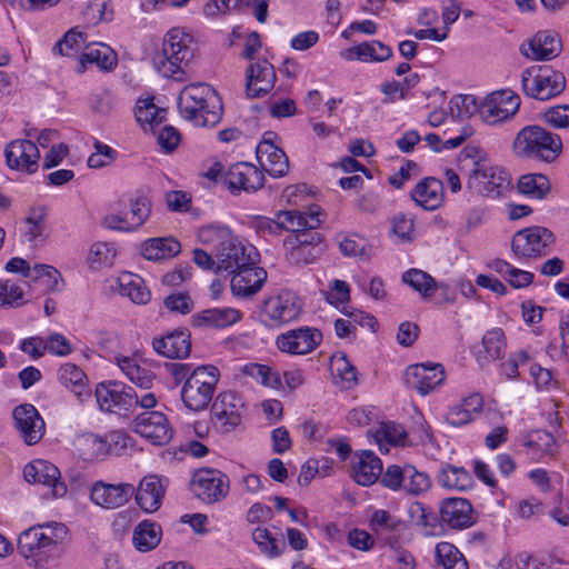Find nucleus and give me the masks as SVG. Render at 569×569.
I'll return each instance as SVG.
<instances>
[{"instance_id":"nucleus-18","label":"nucleus","mask_w":569,"mask_h":569,"mask_svg":"<svg viewBox=\"0 0 569 569\" xmlns=\"http://www.w3.org/2000/svg\"><path fill=\"white\" fill-rule=\"evenodd\" d=\"M136 492L131 483H108L97 480L90 488V500L104 509H117L124 506Z\"/></svg>"},{"instance_id":"nucleus-58","label":"nucleus","mask_w":569,"mask_h":569,"mask_svg":"<svg viewBox=\"0 0 569 569\" xmlns=\"http://www.w3.org/2000/svg\"><path fill=\"white\" fill-rule=\"evenodd\" d=\"M83 46L86 47L84 36L81 32L70 30L54 44L53 52L61 56H71Z\"/></svg>"},{"instance_id":"nucleus-49","label":"nucleus","mask_w":569,"mask_h":569,"mask_svg":"<svg viewBox=\"0 0 569 569\" xmlns=\"http://www.w3.org/2000/svg\"><path fill=\"white\" fill-rule=\"evenodd\" d=\"M519 192L532 197L535 199H542L546 197L550 189L549 179L541 173L525 174L518 182Z\"/></svg>"},{"instance_id":"nucleus-57","label":"nucleus","mask_w":569,"mask_h":569,"mask_svg":"<svg viewBox=\"0 0 569 569\" xmlns=\"http://www.w3.org/2000/svg\"><path fill=\"white\" fill-rule=\"evenodd\" d=\"M117 256V249L112 243L96 242L91 246L89 260L91 263L110 267L113 264Z\"/></svg>"},{"instance_id":"nucleus-52","label":"nucleus","mask_w":569,"mask_h":569,"mask_svg":"<svg viewBox=\"0 0 569 569\" xmlns=\"http://www.w3.org/2000/svg\"><path fill=\"white\" fill-rule=\"evenodd\" d=\"M136 118L142 126L148 124L153 130L154 126L160 124L164 120L166 110L157 107L152 99H147L139 102Z\"/></svg>"},{"instance_id":"nucleus-48","label":"nucleus","mask_w":569,"mask_h":569,"mask_svg":"<svg viewBox=\"0 0 569 569\" xmlns=\"http://www.w3.org/2000/svg\"><path fill=\"white\" fill-rule=\"evenodd\" d=\"M37 468L39 471L38 482L51 487L56 497L64 496L67 487L60 481L59 469L53 463L41 459L37 460Z\"/></svg>"},{"instance_id":"nucleus-16","label":"nucleus","mask_w":569,"mask_h":569,"mask_svg":"<svg viewBox=\"0 0 569 569\" xmlns=\"http://www.w3.org/2000/svg\"><path fill=\"white\" fill-rule=\"evenodd\" d=\"M520 107V98L510 90L488 94L479 107L480 118L488 124H496L512 118Z\"/></svg>"},{"instance_id":"nucleus-13","label":"nucleus","mask_w":569,"mask_h":569,"mask_svg":"<svg viewBox=\"0 0 569 569\" xmlns=\"http://www.w3.org/2000/svg\"><path fill=\"white\" fill-rule=\"evenodd\" d=\"M553 241V234L549 229L533 226L516 232L511 241V250L522 258L545 256Z\"/></svg>"},{"instance_id":"nucleus-50","label":"nucleus","mask_w":569,"mask_h":569,"mask_svg":"<svg viewBox=\"0 0 569 569\" xmlns=\"http://www.w3.org/2000/svg\"><path fill=\"white\" fill-rule=\"evenodd\" d=\"M252 539L260 551L270 558L280 556L286 549V542L282 539L272 537L267 528H256L252 531Z\"/></svg>"},{"instance_id":"nucleus-33","label":"nucleus","mask_w":569,"mask_h":569,"mask_svg":"<svg viewBox=\"0 0 569 569\" xmlns=\"http://www.w3.org/2000/svg\"><path fill=\"white\" fill-rule=\"evenodd\" d=\"M240 311L233 308L207 309L191 317L196 328H224L240 319Z\"/></svg>"},{"instance_id":"nucleus-27","label":"nucleus","mask_w":569,"mask_h":569,"mask_svg":"<svg viewBox=\"0 0 569 569\" xmlns=\"http://www.w3.org/2000/svg\"><path fill=\"white\" fill-rule=\"evenodd\" d=\"M267 280V271L257 263L244 267L232 273L231 290L237 297H250L256 295Z\"/></svg>"},{"instance_id":"nucleus-54","label":"nucleus","mask_w":569,"mask_h":569,"mask_svg":"<svg viewBox=\"0 0 569 569\" xmlns=\"http://www.w3.org/2000/svg\"><path fill=\"white\" fill-rule=\"evenodd\" d=\"M84 17L92 24L101 21H111L113 9L110 6V0H90L84 10Z\"/></svg>"},{"instance_id":"nucleus-20","label":"nucleus","mask_w":569,"mask_h":569,"mask_svg":"<svg viewBox=\"0 0 569 569\" xmlns=\"http://www.w3.org/2000/svg\"><path fill=\"white\" fill-rule=\"evenodd\" d=\"M223 182L232 192H256L264 184V174L254 164L237 162L223 176Z\"/></svg>"},{"instance_id":"nucleus-11","label":"nucleus","mask_w":569,"mask_h":569,"mask_svg":"<svg viewBox=\"0 0 569 569\" xmlns=\"http://www.w3.org/2000/svg\"><path fill=\"white\" fill-rule=\"evenodd\" d=\"M286 243L290 246L286 258L292 266L313 263L326 249L321 234L315 230L293 234Z\"/></svg>"},{"instance_id":"nucleus-5","label":"nucleus","mask_w":569,"mask_h":569,"mask_svg":"<svg viewBox=\"0 0 569 569\" xmlns=\"http://www.w3.org/2000/svg\"><path fill=\"white\" fill-rule=\"evenodd\" d=\"M219 378L220 371L216 366L202 365L193 368L181 389L184 406L193 411L206 409L212 400Z\"/></svg>"},{"instance_id":"nucleus-4","label":"nucleus","mask_w":569,"mask_h":569,"mask_svg":"<svg viewBox=\"0 0 569 569\" xmlns=\"http://www.w3.org/2000/svg\"><path fill=\"white\" fill-rule=\"evenodd\" d=\"M191 38L180 29H171L163 41L162 54L154 58V64L164 76L174 80H183L184 67L193 58L189 46Z\"/></svg>"},{"instance_id":"nucleus-46","label":"nucleus","mask_w":569,"mask_h":569,"mask_svg":"<svg viewBox=\"0 0 569 569\" xmlns=\"http://www.w3.org/2000/svg\"><path fill=\"white\" fill-rule=\"evenodd\" d=\"M436 560L443 569H468V562L452 543L442 541L436 546Z\"/></svg>"},{"instance_id":"nucleus-2","label":"nucleus","mask_w":569,"mask_h":569,"mask_svg":"<svg viewBox=\"0 0 569 569\" xmlns=\"http://www.w3.org/2000/svg\"><path fill=\"white\" fill-rule=\"evenodd\" d=\"M181 117L196 127H213L221 119L222 106L213 88L198 82L186 86L178 98Z\"/></svg>"},{"instance_id":"nucleus-23","label":"nucleus","mask_w":569,"mask_h":569,"mask_svg":"<svg viewBox=\"0 0 569 569\" xmlns=\"http://www.w3.org/2000/svg\"><path fill=\"white\" fill-rule=\"evenodd\" d=\"M7 163L11 169L33 173L39 166L40 152L29 139L11 141L4 150Z\"/></svg>"},{"instance_id":"nucleus-10","label":"nucleus","mask_w":569,"mask_h":569,"mask_svg":"<svg viewBox=\"0 0 569 569\" xmlns=\"http://www.w3.org/2000/svg\"><path fill=\"white\" fill-rule=\"evenodd\" d=\"M217 271L234 273L238 270L257 263L258 252L254 247L246 246L230 236L222 241L217 253Z\"/></svg>"},{"instance_id":"nucleus-43","label":"nucleus","mask_w":569,"mask_h":569,"mask_svg":"<svg viewBox=\"0 0 569 569\" xmlns=\"http://www.w3.org/2000/svg\"><path fill=\"white\" fill-rule=\"evenodd\" d=\"M120 293L128 297L137 305H146L150 300V291L144 286L143 280L130 272H124L119 277Z\"/></svg>"},{"instance_id":"nucleus-9","label":"nucleus","mask_w":569,"mask_h":569,"mask_svg":"<svg viewBox=\"0 0 569 569\" xmlns=\"http://www.w3.org/2000/svg\"><path fill=\"white\" fill-rule=\"evenodd\" d=\"M244 412V402L238 393L221 392L212 403L211 420L221 432H230L242 422Z\"/></svg>"},{"instance_id":"nucleus-3","label":"nucleus","mask_w":569,"mask_h":569,"mask_svg":"<svg viewBox=\"0 0 569 569\" xmlns=\"http://www.w3.org/2000/svg\"><path fill=\"white\" fill-rule=\"evenodd\" d=\"M512 147L519 157L552 162L562 151V141L540 126H527L517 133Z\"/></svg>"},{"instance_id":"nucleus-6","label":"nucleus","mask_w":569,"mask_h":569,"mask_svg":"<svg viewBox=\"0 0 569 569\" xmlns=\"http://www.w3.org/2000/svg\"><path fill=\"white\" fill-rule=\"evenodd\" d=\"M521 86L527 97L547 101L563 92L566 78L549 66H536L522 71Z\"/></svg>"},{"instance_id":"nucleus-21","label":"nucleus","mask_w":569,"mask_h":569,"mask_svg":"<svg viewBox=\"0 0 569 569\" xmlns=\"http://www.w3.org/2000/svg\"><path fill=\"white\" fill-rule=\"evenodd\" d=\"M445 370L440 363L411 365L405 372V382L408 388L426 396L445 381Z\"/></svg>"},{"instance_id":"nucleus-15","label":"nucleus","mask_w":569,"mask_h":569,"mask_svg":"<svg viewBox=\"0 0 569 569\" xmlns=\"http://www.w3.org/2000/svg\"><path fill=\"white\" fill-rule=\"evenodd\" d=\"M509 183L508 173L505 170L476 161L468 187L486 197L498 198L507 190Z\"/></svg>"},{"instance_id":"nucleus-30","label":"nucleus","mask_w":569,"mask_h":569,"mask_svg":"<svg viewBox=\"0 0 569 569\" xmlns=\"http://www.w3.org/2000/svg\"><path fill=\"white\" fill-rule=\"evenodd\" d=\"M136 500L146 512H154L160 506L164 495V488L159 477H144L136 488Z\"/></svg>"},{"instance_id":"nucleus-8","label":"nucleus","mask_w":569,"mask_h":569,"mask_svg":"<svg viewBox=\"0 0 569 569\" xmlns=\"http://www.w3.org/2000/svg\"><path fill=\"white\" fill-rule=\"evenodd\" d=\"M229 477L217 469H199L191 479L193 495L204 503L223 500L229 492Z\"/></svg>"},{"instance_id":"nucleus-42","label":"nucleus","mask_w":569,"mask_h":569,"mask_svg":"<svg viewBox=\"0 0 569 569\" xmlns=\"http://www.w3.org/2000/svg\"><path fill=\"white\" fill-rule=\"evenodd\" d=\"M432 481L426 471L418 470L413 465H403L402 491L412 497H418L430 490Z\"/></svg>"},{"instance_id":"nucleus-37","label":"nucleus","mask_w":569,"mask_h":569,"mask_svg":"<svg viewBox=\"0 0 569 569\" xmlns=\"http://www.w3.org/2000/svg\"><path fill=\"white\" fill-rule=\"evenodd\" d=\"M180 251V242L172 237L148 239L141 248L142 256L152 261L171 259Z\"/></svg>"},{"instance_id":"nucleus-24","label":"nucleus","mask_w":569,"mask_h":569,"mask_svg":"<svg viewBox=\"0 0 569 569\" xmlns=\"http://www.w3.org/2000/svg\"><path fill=\"white\" fill-rule=\"evenodd\" d=\"M442 523L451 529H466L477 521L472 505L465 498L443 499L439 508Z\"/></svg>"},{"instance_id":"nucleus-40","label":"nucleus","mask_w":569,"mask_h":569,"mask_svg":"<svg viewBox=\"0 0 569 569\" xmlns=\"http://www.w3.org/2000/svg\"><path fill=\"white\" fill-rule=\"evenodd\" d=\"M438 483L443 488L465 491L473 485L471 473L463 467L445 463L437 476Z\"/></svg>"},{"instance_id":"nucleus-41","label":"nucleus","mask_w":569,"mask_h":569,"mask_svg":"<svg viewBox=\"0 0 569 569\" xmlns=\"http://www.w3.org/2000/svg\"><path fill=\"white\" fill-rule=\"evenodd\" d=\"M117 363L127 378L141 389H151L156 375L152 370L142 367L129 357L117 358Z\"/></svg>"},{"instance_id":"nucleus-45","label":"nucleus","mask_w":569,"mask_h":569,"mask_svg":"<svg viewBox=\"0 0 569 569\" xmlns=\"http://www.w3.org/2000/svg\"><path fill=\"white\" fill-rule=\"evenodd\" d=\"M402 281L418 291L423 299L431 298L439 287L442 288V284L438 286L436 280L429 273L420 269H410L406 271L402 274Z\"/></svg>"},{"instance_id":"nucleus-28","label":"nucleus","mask_w":569,"mask_h":569,"mask_svg":"<svg viewBox=\"0 0 569 569\" xmlns=\"http://www.w3.org/2000/svg\"><path fill=\"white\" fill-rule=\"evenodd\" d=\"M6 270L14 273H22L26 278H33L41 281L50 290H57L59 284L60 272L51 266L36 264L30 269L29 263L22 258H12L6 264Z\"/></svg>"},{"instance_id":"nucleus-55","label":"nucleus","mask_w":569,"mask_h":569,"mask_svg":"<svg viewBox=\"0 0 569 569\" xmlns=\"http://www.w3.org/2000/svg\"><path fill=\"white\" fill-rule=\"evenodd\" d=\"M130 208L131 217L128 220L134 231L149 218L151 212V201L144 196L138 197L130 201Z\"/></svg>"},{"instance_id":"nucleus-38","label":"nucleus","mask_w":569,"mask_h":569,"mask_svg":"<svg viewBox=\"0 0 569 569\" xmlns=\"http://www.w3.org/2000/svg\"><path fill=\"white\" fill-rule=\"evenodd\" d=\"M345 56L348 59H358L363 62H382L392 57V49L378 40H372L349 48Z\"/></svg>"},{"instance_id":"nucleus-25","label":"nucleus","mask_w":569,"mask_h":569,"mask_svg":"<svg viewBox=\"0 0 569 569\" xmlns=\"http://www.w3.org/2000/svg\"><path fill=\"white\" fill-rule=\"evenodd\" d=\"M561 40L551 31H539L527 44L520 47V52L535 61L550 60L561 52Z\"/></svg>"},{"instance_id":"nucleus-63","label":"nucleus","mask_w":569,"mask_h":569,"mask_svg":"<svg viewBox=\"0 0 569 569\" xmlns=\"http://www.w3.org/2000/svg\"><path fill=\"white\" fill-rule=\"evenodd\" d=\"M408 512L411 520L415 521L418 526L435 527L437 523L436 515L429 512L428 509L421 502H412L409 507Z\"/></svg>"},{"instance_id":"nucleus-60","label":"nucleus","mask_w":569,"mask_h":569,"mask_svg":"<svg viewBox=\"0 0 569 569\" xmlns=\"http://www.w3.org/2000/svg\"><path fill=\"white\" fill-rule=\"evenodd\" d=\"M333 366L337 375L346 383L347 388H351L357 385V369L350 363L346 355L335 356Z\"/></svg>"},{"instance_id":"nucleus-32","label":"nucleus","mask_w":569,"mask_h":569,"mask_svg":"<svg viewBox=\"0 0 569 569\" xmlns=\"http://www.w3.org/2000/svg\"><path fill=\"white\" fill-rule=\"evenodd\" d=\"M411 199L426 210L438 209L443 200L442 182L436 178H425L412 189Z\"/></svg>"},{"instance_id":"nucleus-59","label":"nucleus","mask_w":569,"mask_h":569,"mask_svg":"<svg viewBox=\"0 0 569 569\" xmlns=\"http://www.w3.org/2000/svg\"><path fill=\"white\" fill-rule=\"evenodd\" d=\"M380 483L392 491L402 490L403 486V466L389 465L386 470H381L379 476Z\"/></svg>"},{"instance_id":"nucleus-56","label":"nucleus","mask_w":569,"mask_h":569,"mask_svg":"<svg viewBox=\"0 0 569 569\" xmlns=\"http://www.w3.org/2000/svg\"><path fill=\"white\" fill-rule=\"evenodd\" d=\"M542 120L553 129H569V104H558L546 109Z\"/></svg>"},{"instance_id":"nucleus-1","label":"nucleus","mask_w":569,"mask_h":569,"mask_svg":"<svg viewBox=\"0 0 569 569\" xmlns=\"http://www.w3.org/2000/svg\"><path fill=\"white\" fill-rule=\"evenodd\" d=\"M69 529L61 522L36 525L22 531L18 538V552L30 567H56L66 552Z\"/></svg>"},{"instance_id":"nucleus-34","label":"nucleus","mask_w":569,"mask_h":569,"mask_svg":"<svg viewBox=\"0 0 569 569\" xmlns=\"http://www.w3.org/2000/svg\"><path fill=\"white\" fill-rule=\"evenodd\" d=\"M131 437L121 430L110 431L103 438L92 433L83 437L84 443L91 446L96 450V456L111 451L119 453L131 445Z\"/></svg>"},{"instance_id":"nucleus-22","label":"nucleus","mask_w":569,"mask_h":569,"mask_svg":"<svg viewBox=\"0 0 569 569\" xmlns=\"http://www.w3.org/2000/svg\"><path fill=\"white\" fill-rule=\"evenodd\" d=\"M277 80L273 66L266 59L251 62L246 69V96L250 99L269 93Z\"/></svg>"},{"instance_id":"nucleus-17","label":"nucleus","mask_w":569,"mask_h":569,"mask_svg":"<svg viewBox=\"0 0 569 569\" xmlns=\"http://www.w3.org/2000/svg\"><path fill=\"white\" fill-rule=\"evenodd\" d=\"M13 426L28 446L38 443L46 431V423L37 408L31 403L17 406L12 411Z\"/></svg>"},{"instance_id":"nucleus-35","label":"nucleus","mask_w":569,"mask_h":569,"mask_svg":"<svg viewBox=\"0 0 569 569\" xmlns=\"http://www.w3.org/2000/svg\"><path fill=\"white\" fill-rule=\"evenodd\" d=\"M118 62L117 53L112 48L103 43L86 46V51L80 58L79 72H83L86 63H93L103 71H111Z\"/></svg>"},{"instance_id":"nucleus-29","label":"nucleus","mask_w":569,"mask_h":569,"mask_svg":"<svg viewBox=\"0 0 569 569\" xmlns=\"http://www.w3.org/2000/svg\"><path fill=\"white\" fill-rule=\"evenodd\" d=\"M154 351L169 359H186L191 351L190 335L182 330L173 331L152 341Z\"/></svg>"},{"instance_id":"nucleus-44","label":"nucleus","mask_w":569,"mask_h":569,"mask_svg":"<svg viewBox=\"0 0 569 569\" xmlns=\"http://www.w3.org/2000/svg\"><path fill=\"white\" fill-rule=\"evenodd\" d=\"M59 381L78 398L89 396L84 372L73 363H64L59 369Z\"/></svg>"},{"instance_id":"nucleus-39","label":"nucleus","mask_w":569,"mask_h":569,"mask_svg":"<svg viewBox=\"0 0 569 569\" xmlns=\"http://www.w3.org/2000/svg\"><path fill=\"white\" fill-rule=\"evenodd\" d=\"M277 220L281 232L286 230L295 234L315 230L320 223L316 214L311 213L308 217L306 213L297 210L280 211L277 214Z\"/></svg>"},{"instance_id":"nucleus-53","label":"nucleus","mask_w":569,"mask_h":569,"mask_svg":"<svg viewBox=\"0 0 569 569\" xmlns=\"http://www.w3.org/2000/svg\"><path fill=\"white\" fill-rule=\"evenodd\" d=\"M27 230L24 238L28 242L37 246L47 237L46 233V214L43 210H34L31 216L27 218Z\"/></svg>"},{"instance_id":"nucleus-62","label":"nucleus","mask_w":569,"mask_h":569,"mask_svg":"<svg viewBox=\"0 0 569 569\" xmlns=\"http://www.w3.org/2000/svg\"><path fill=\"white\" fill-rule=\"evenodd\" d=\"M503 338L505 335L501 329H492L483 336L482 343L490 358L501 357L505 347Z\"/></svg>"},{"instance_id":"nucleus-64","label":"nucleus","mask_w":569,"mask_h":569,"mask_svg":"<svg viewBox=\"0 0 569 569\" xmlns=\"http://www.w3.org/2000/svg\"><path fill=\"white\" fill-rule=\"evenodd\" d=\"M164 306L170 311L187 315L193 309V301L187 293H173L164 299Z\"/></svg>"},{"instance_id":"nucleus-12","label":"nucleus","mask_w":569,"mask_h":569,"mask_svg":"<svg viewBox=\"0 0 569 569\" xmlns=\"http://www.w3.org/2000/svg\"><path fill=\"white\" fill-rule=\"evenodd\" d=\"M96 398L101 410L117 413L136 408L139 401V396L131 387L116 381L99 383Z\"/></svg>"},{"instance_id":"nucleus-47","label":"nucleus","mask_w":569,"mask_h":569,"mask_svg":"<svg viewBox=\"0 0 569 569\" xmlns=\"http://www.w3.org/2000/svg\"><path fill=\"white\" fill-rule=\"evenodd\" d=\"M523 445L531 451L533 456L551 457L557 451L556 439L550 432L545 430H537L531 432Z\"/></svg>"},{"instance_id":"nucleus-31","label":"nucleus","mask_w":569,"mask_h":569,"mask_svg":"<svg viewBox=\"0 0 569 569\" xmlns=\"http://www.w3.org/2000/svg\"><path fill=\"white\" fill-rule=\"evenodd\" d=\"M382 462L372 451H362L356 457L351 476L361 486L373 485L381 475Z\"/></svg>"},{"instance_id":"nucleus-36","label":"nucleus","mask_w":569,"mask_h":569,"mask_svg":"<svg viewBox=\"0 0 569 569\" xmlns=\"http://www.w3.org/2000/svg\"><path fill=\"white\" fill-rule=\"evenodd\" d=\"M161 526L154 521L143 520L139 522L132 532V543L140 552L153 550L161 541Z\"/></svg>"},{"instance_id":"nucleus-19","label":"nucleus","mask_w":569,"mask_h":569,"mask_svg":"<svg viewBox=\"0 0 569 569\" xmlns=\"http://www.w3.org/2000/svg\"><path fill=\"white\" fill-rule=\"evenodd\" d=\"M320 330L301 327L281 333L276 339L278 349L290 355H307L313 351L321 342Z\"/></svg>"},{"instance_id":"nucleus-7","label":"nucleus","mask_w":569,"mask_h":569,"mask_svg":"<svg viewBox=\"0 0 569 569\" xmlns=\"http://www.w3.org/2000/svg\"><path fill=\"white\" fill-rule=\"evenodd\" d=\"M301 312L302 305L299 297L286 290L264 300L260 317L267 327L280 328L298 320Z\"/></svg>"},{"instance_id":"nucleus-26","label":"nucleus","mask_w":569,"mask_h":569,"mask_svg":"<svg viewBox=\"0 0 569 569\" xmlns=\"http://www.w3.org/2000/svg\"><path fill=\"white\" fill-rule=\"evenodd\" d=\"M261 168L274 178L284 177L289 170V160L282 149L269 139H263L256 150Z\"/></svg>"},{"instance_id":"nucleus-14","label":"nucleus","mask_w":569,"mask_h":569,"mask_svg":"<svg viewBox=\"0 0 569 569\" xmlns=\"http://www.w3.org/2000/svg\"><path fill=\"white\" fill-rule=\"evenodd\" d=\"M132 430L154 446H166L173 437V428L160 411H144L131 422Z\"/></svg>"},{"instance_id":"nucleus-61","label":"nucleus","mask_w":569,"mask_h":569,"mask_svg":"<svg viewBox=\"0 0 569 569\" xmlns=\"http://www.w3.org/2000/svg\"><path fill=\"white\" fill-rule=\"evenodd\" d=\"M23 298V291L21 287L11 281H0V306H20Z\"/></svg>"},{"instance_id":"nucleus-51","label":"nucleus","mask_w":569,"mask_h":569,"mask_svg":"<svg viewBox=\"0 0 569 569\" xmlns=\"http://www.w3.org/2000/svg\"><path fill=\"white\" fill-rule=\"evenodd\" d=\"M407 433L401 425L383 422L376 431V440L381 451H388L387 445H403Z\"/></svg>"}]
</instances>
